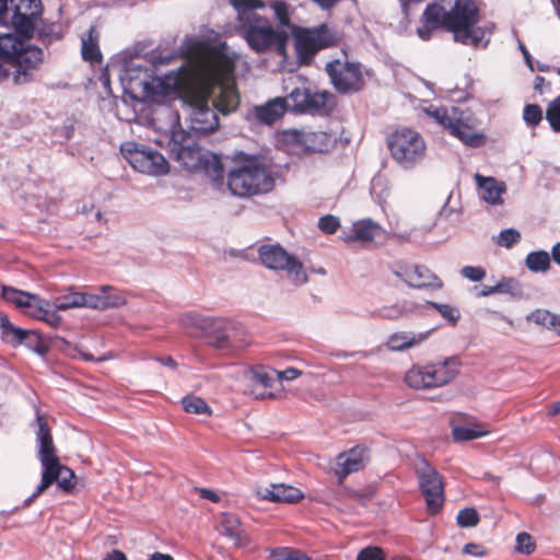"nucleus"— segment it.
I'll return each instance as SVG.
<instances>
[{
	"label": "nucleus",
	"mask_w": 560,
	"mask_h": 560,
	"mask_svg": "<svg viewBox=\"0 0 560 560\" xmlns=\"http://www.w3.org/2000/svg\"><path fill=\"white\" fill-rule=\"evenodd\" d=\"M100 35L94 27H91L86 35L82 37V57L92 63L102 60V54L98 46Z\"/></svg>",
	"instance_id": "2f4dec72"
},
{
	"label": "nucleus",
	"mask_w": 560,
	"mask_h": 560,
	"mask_svg": "<svg viewBox=\"0 0 560 560\" xmlns=\"http://www.w3.org/2000/svg\"><path fill=\"white\" fill-rule=\"evenodd\" d=\"M190 78L189 59L176 70L159 78L153 77L149 69H128L122 78L125 90L133 100L139 102H161L172 95H178V91L185 86Z\"/></svg>",
	"instance_id": "20e7f679"
},
{
	"label": "nucleus",
	"mask_w": 560,
	"mask_h": 560,
	"mask_svg": "<svg viewBox=\"0 0 560 560\" xmlns=\"http://www.w3.org/2000/svg\"><path fill=\"white\" fill-rule=\"evenodd\" d=\"M31 336L36 337L33 331L15 327L13 324L1 335L2 339L7 343L13 346L22 343L26 338Z\"/></svg>",
	"instance_id": "a19ab883"
},
{
	"label": "nucleus",
	"mask_w": 560,
	"mask_h": 560,
	"mask_svg": "<svg viewBox=\"0 0 560 560\" xmlns=\"http://www.w3.org/2000/svg\"><path fill=\"white\" fill-rule=\"evenodd\" d=\"M462 363L457 357H450L442 361L430 363L432 378L435 387L447 385L458 375Z\"/></svg>",
	"instance_id": "393cba45"
},
{
	"label": "nucleus",
	"mask_w": 560,
	"mask_h": 560,
	"mask_svg": "<svg viewBox=\"0 0 560 560\" xmlns=\"http://www.w3.org/2000/svg\"><path fill=\"white\" fill-rule=\"evenodd\" d=\"M19 49V38L12 34H0V81L9 79L8 65Z\"/></svg>",
	"instance_id": "c756f323"
},
{
	"label": "nucleus",
	"mask_w": 560,
	"mask_h": 560,
	"mask_svg": "<svg viewBox=\"0 0 560 560\" xmlns=\"http://www.w3.org/2000/svg\"><path fill=\"white\" fill-rule=\"evenodd\" d=\"M325 70L335 90L341 94H353L364 88V75L359 62L335 59L326 65Z\"/></svg>",
	"instance_id": "f8f14e48"
},
{
	"label": "nucleus",
	"mask_w": 560,
	"mask_h": 560,
	"mask_svg": "<svg viewBox=\"0 0 560 560\" xmlns=\"http://www.w3.org/2000/svg\"><path fill=\"white\" fill-rule=\"evenodd\" d=\"M393 159L405 168L419 163L425 155V143L419 132L409 128L396 130L388 138Z\"/></svg>",
	"instance_id": "9d476101"
},
{
	"label": "nucleus",
	"mask_w": 560,
	"mask_h": 560,
	"mask_svg": "<svg viewBox=\"0 0 560 560\" xmlns=\"http://www.w3.org/2000/svg\"><path fill=\"white\" fill-rule=\"evenodd\" d=\"M506 290L504 281L498 282L495 285H485L478 293L480 296H488L494 293H502Z\"/></svg>",
	"instance_id": "bf43d9fd"
},
{
	"label": "nucleus",
	"mask_w": 560,
	"mask_h": 560,
	"mask_svg": "<svg viewBox=\"0 0 560 560\" xmlns=\"http://www.w3.org/2000/svg\"><path fill=\"white\" fill-rule=\"evenodd\" d=\"M429 336L430 331H396L388 336L385 347L387 350L393 352H402L421 345L429 338Z\"/></svg>",
	"instance_id": "b1692460"
},
{
	"label": "nucleus",
	"mask_w": 560,
	"mask_h": 560,
	"mask_svg": "<svg viewBox=\"0 0 560 560\" xmlns=\"http://www.w3.org/2000/svg\"><path fill=\"white\" fill-rule=\"evenodd\" d=\"M341 238L346 243L359 242L364 246L375 245L386 238L385 230L371 219H362L352 224L350 233L343 232Z\"/></svg>",
	"instance_id": "aec40b11"
},
{
	"label": "nucleus",
	"mask_w": 560,
	"mask_h": 560,
	"mask_svg": "<svg viewBox=\"0 0 560 560\" xmlns=\"http://www.w3.org/2000/svg\"><path fill=\"white\" fill-rule=\"evenodd\" d=\"M424 113L466 145L477 148L486 141L485 135L477 131V118L470 113L454 106H429L424 108Z\"/></svg>",
	"instance_id": "6e6552de"
},
{
	"label": "nucleus",
	"mask_w": 560,
	"mask_h": 560,
	"mask_svg": "<svg viewBox=\"0 0 560 560\" xmlns=\"http://www.w3.org/2000/svg\"><path fill=\"white\" fill-rule=\"evenodd\" d=\"M546 118L555 131H560V96L552 101L546 113Z\"/></svg>",
	"instance_id": "de8ad7c7"
},
{
	"label": "nucleus",
	"mask_w": 560,
	"mask_h": 560,
	"mask_svg": "<svg viewBox=\"0 0 560 560\" xmlns=\"http://www.w3.org/2000/svg\"><path fill=\"white\" fill-rule=\"evenodd\" d=\"M198 493L202 499H207L211 502H218L220 500L219 495L210 489H206V488L198 489Z\"/></svg>",
	"instance_id": "680f3d73"
},
{
	"label": "nucleus",
	"mask_w": 560,
	"mask_h": 560,
	"mask_svg": "<svg viewBox=\"0 0 560 560\" xmlns=\"http://www.w3.org/2000/svg\"><path fill=\"white\" fill-rule=\"evenodd\" d=\"M340 226V221L335 215H324L318 221V228L326 234H334Z\"/></svg>",
	"instance_id": "603ef678"
},
{
	"label": "nucleus",
	"mask_w": 560,
	"mask_h": 560,
	"mask_svg": "<svg viewBox=\"0 0 560 560\" xmlns=\"http://www.w3.org/2000/svg\"><path fill=\"white\" fill-rule=\"evenodd\" d=\"M233 162L226 178L228 187L234 196L250 197L273 189L275 178L258 156L240 152L233 156Z\"/></svg>",
	"instance_id": "423d86ee"
},
{
	"label": "nucleus",
	"mask_w": 560,
	"mask_h": 560,
	"mask_svg": "<svg viewBox=\"0 0 560 560\" xmlns=\"http://www.w3.org/2000/svg\"><path fill=\"white\" fill-rule=\"evenodd\" d=\"M270 8L273 10L279 27H289L291 22L289 5L283 1H273Z\"/></svg>",
	"instance_id": "37998d69"
},
{
	"label": "nucleus",
	"mask_w": 560,
	"mask_h": 560,
	"mask_svg": "<svg viewBox=\"0 0 560 560\" xmlns=\"http://www.w3.org/2000/svg\"><path fill=\"white\" fill-rule=\"evenodd\" d=\"M36 421L38 425L36 431L37 458L40 462L43 471L40 482L27 502H32L54 482H57L59 488L67 492L75 486L74 472L59 462L57 448L44 416L37 412Z\"/></svg>",
	"instance_id": "39448f33"
},
{
	"label": "nucleus",
	"mask_w": 560,
	"mask_h": 560,
	"mask_svg": "<svg viewBox=\"0 0 560 560\" xmlns=\"http://www.w3.org/2000/svg\"><path fill=\"white\" fill-rule=\"evenodd\" d=\"M219 525L221 535L233 540L236 548H246L252 545V538L244 529L237 515L230 512L220 514Z\"/></svg>",
	"instance_id": "4be33fe9"
},
{
	"label": "nucleus",
	"mask_w": 560,
	"mask_h": 560,
	"mask_svg": "<svg viewBox=\"0 0 560 560\" xmlns=\"http://www.w3.org/2000/svg\"><path fill=\"white\" fill-rule=\"evenodd\" d=\"M551 256L553 261L560 266V242L556 243L551 248Z\"/></svg>",
	"instance_id": "338daca9"
},
{
	"label": "nucleus",
	"mask_w": 560,
	"mask_h": 560,
	"mask_svg": "<svg viewBox=\"0 0 560 560\" xmlns=\"http://www.w3.org/2000/svg\"><path fill=\"white\" fill-rule=\"evenodd\" d=\"M527 320L553 330L560 336V316L547 310H536L527 316Z\"/></svg>",
	"instance_id": "72a5a7b5"
},
{
	"label": "nucleus",
	"mask_w": 560,
	"mask_h": 560,
	"mask_svg": "<svg viewBox=\"0 0 560 560\" xmlns=\"http://www.w3.org/2000/svg\"><path fill=\"white\" fill-rule=\"evenodd\" d=\"M51 306L52 303L42 299V303H38L35 311L31 312V316L46 322L51 327H58L61 323V317L56 312L50 311Z\"/></svg>",
	"instance_id": "c9c22d12"
},
{
	"label": "nucleus",
	"mask_w": 560,
	"mask_h": 560,
	"mask_svg": "<svg viewBox=\"0 0 560 560\" xmlns=\"http://www.w3.org/2000/svg\"><path fill=\"white\" fill-rule=\"evenodd\" d=\"M255 493L261 500L281 503H293L303 498L300 489L284 483L257 486Z\"/></svg>",
	"instance_id": "5701e85b"
},
{
	"label": "nucleus",
	"mask_w": 560,
	"mask_h": 560,
	"mask_svg": "<svg viewBox=\"0 0 560 560\" xmlns=\"http://www.w3.org/2000/svg\"><path fill=\"white\" fill-rule=\"evenodd\" d=\"M272 555L277 560H311L305 552L289 547L278 548Z\"/></svg>",
	"instance_id": "a18cd8bd"
},
{
	"label": "nucleus",
	"mask_w": 560,
	"mask_h": 560,
	"mask_svg": "<svg viewBox=\"0 0 560 560\" xmlns=\"http://www.w3.org/2000/svg\"><path fill=\"white\" fill-rule=\"evenodd\" d=\"M428 304L434 307L443 318L453 325H455L460 317L459 311L450 304H441L435 302H428Z\"/></svg>",
	"instance_id": "c03bdc74"
},
{
	"label": "nucleus",
	"mask_w": 560,
	"mask_h": 560,
	"mask_svg": "<svg viewBox=\"0 0 560 560\" xmlns=\"http://www.w3.org/2000/svg\"><path fill=\"white\" fill-rule=\"evenodd\" d=\"M183 408L186 412L195 415H210L211 409L207 402L200 397L187 396L182 401Z\"/></svg>",
	"instance_id": "ea45409f"
},
{
	"label": "nucleus",
	"mask_w": 560,
	"mask_h": 560,
	"mask_svg": "<svg viewBox=\"0 0 560 560\" xmlns=\"http://www.w3.org/2000/svg\"><path fill=\"white\" fill-rule=\"evenodd\" d=\"M288 110L287 100L283 97H275L266 104L254 108L255 118L265 125H272L279 120Z\"/></svg>",
	"instance_id": "a878e982"
},
{
	"label": "nucleus",
	"mask_w": 560,
	"mask_h": 560,
	"mask_svg": "<svg viewBox=\"0 0 560 560\" xmlns=\"http://www.w3.org/2000/svg\"><path fill=\"white\" fill-rule=\"evenodd\" d=\"M409 311L410 310L407 308L405 305H393L384 307V310L382 311V316L388 319H397L402 317Z\"/></svg>",
	"instance_id": "4d7b16f0"
},
{
	"label": "nucleus",
	"mask_w": 560,
	"mask_h": 560,
	"mask_svg": "<svg viewBox=\"0 0 560 560\" xmlns=\"http://www.w3.org/2000/svg\"><path fill=\"white\" fill-rule=\"evenodd\" d=\"M293 39L298 59L308 65L319 50L338 44L341 35L327 24L311 28L293 26Z\"/></svg>",
	"instance_id": "1a4fd4ad"
},
{
	"label": "nucleus",
	"mask_w": 560,
	"mask_h": 560,
	"mask_svg": "<svg viewBox=\"0 0 560 560\" xmlns=\"http://www.w3.org/2000/svg\"><path fill=\"white\" fill-rule=\"evenodd\" d=\"M81 307L104 311L103 293H86L82 292Z\"/></svg>",
	"instance_id": "09e8293b"
},
{
	"label": "nucleus",
	"mask_w": 560,
	"mask_h": 560,
	"mask_svg": "<svg viewBox=\"0 0 560 560\" xmlns=\"http://www.w3.org/2000/svg\"><path fill=\"white\" fill-rule=\"evenodd\" d=\"M277 376V382L279 386L280 395L283 392L282 382L283 381H293L301 376L302 372L295 368H289L283 371L276 370L273 373Z\"/></svg>",
	"instance_id": "864d4df0"
},
{
	"label": "nucleus",
	"mask_w": 560,
	"mask_h": 560,
	"mask_svg": "<svg viewBox=\"0 0 560 560\" xmlns=\"http://www.w3.org/2000/svg\"><path fill=\"white\" fill-rule=\"evenodd\" d=\"M370 458V450L364 445H355L338 454L332 466L338 482L342 483L349 475L362 470Z\"/></svg>",
	"instance_id": "f3484780"
},
{
	"label": "nucleus",
	"mask_w": 560,
	"mask_h": 560,
	"mask_svg": "<svg viewBox=\"0 0 560 560\" xmlns=\"http://www.w3.org/2000/svg\"><path fill=\"white\" fill-rule=\"evenodd\" d=\"M521 238V234L514 229L503 230L498 237V244L500 246L510 248L516 244Z\"/></svg>",
	"instance_id": "3c124183"
},
{
	"label": "nucleus",
	"mask_w": 560,
	"mask_h": 560,
	"mask_svg": "<svg viewBox=\"0 0 560 560\" xmlns=\"http://www.w3.org/2000/svg\"><path fill=\"white\" fill-rule=\"evenodd\" d=\"M480 20V9L474 0H435L424 9L417 34L428 40L434 30L443 28L453 33L455 42L478 47L486 33L494 31L492 22L476 26Z\"/></svg>",
	"instance_id": "f03ea898"
},
{
	"label": "nucleus",
	"mask_w": 560,
	"mask_h": 560,
	"mask_svg": "<svg viewBox=\"0 0 560 560\" xmlns=\"http://www.w3.org/2000/svg\"><path fill=\"white\" fill-rule=\"evenodd\" d=\"M258 256L261 264L271 270L285 271L288 278L295 285H302L308 278L303 264L293 255H290L278 244H265L258 248Z\"/></svg>",
	"instance_id": "9b49d317"
},
{
	"label": "nucleus",
	"mask_w": 560,
	"mask_h": 560,
	"mask_svg": "<svg viewBox=\"0 0 560 560\" xmlns=\"http://www.w3.org/2000/svg\"><path fill=\"white\" fill-rule=\"evenodd\" d=\"M215 331L209 336V343L220 350L238 349L248 343L245 330L231 320H218Z\"/></svg>",
	"instance_id": "a211bd4d"
},
{
	"label": "nucleus",
	"mask_w": 560,
	"mask_h": 560,
	"mask_svg": "<svg viewBox=\"0 0 560 560\" xmlns=\"http://www.w3.org/2000/svg\"><path fill=\"white\" fill-rule=\"evenodd\" d=\"M104 560H127L124 552L119 550H113L109 552Z\"/></svg>",
	"instance_id": "e2e57ef3"
},
{
	"label": "nucleus",
	"mask_w": 560,
	"mask_h": 560,
	"mask_svg": "<svg viewBox=\"0 0 560 560\" xmlns=\"http://www.w3.org/2000/svg\"><path fill=\"white\" fill-rule=\"evenodd\" d=\"M38 20L31 19L27 15H19L18 11L14 9L10 18V24L12 25L14 31L25 38L33 37L35 27L38 24Z\"/></svg>",
	"instance_id": "f704fd0d"
},
{
	"label": "nucleus",
	"mask_w": 560,
	"mask_h": 560,
	"mask_svg": "<svg viewBox=\"0 0 560 560\" xmlns=\"http://www.w3.org/2000/svg\"><path fill=\"white\" fill-rule=\"evenodd\" d=\"M12 325V323L10 322L9 317L3 314V313H0V329H1V335L4 332V330H7L10 326Z\"/></svg>",
	"instance_id": "0e129e2a"
},
{
	"label": "nucleus",
	"mask_w": 560,
	"mask_h": 560,
	"mask_svg": "<svg viewBox=\"0 0 560 560\" xmlns=\"http://www.w3.org/2000/svg\"><path fill=\"white\" fill-rule=\"evenodd\" d=\"M150 560H173V558L170 555L155 552L151 556Z\"/></svg>",
	"instance_id": "774afa93"
},
{
	"label": "nucleus",
	"mask_w": 560,
	"mask_h": 560,
	"mask_svg": "<svg viewBox=\"0 0 560 560\" xmlns=\"http://www.w3.org/2000/svg\"><path fill=\"white\" fill-rule=\"evenodd\" d=\"M276 370H254L250 374V378L255 384L261 385L266 393L261 394V396H266L268 398H277L280 397L279 386L277 382V376L273 374Z\"/></svg>",
	"instance_id": "7c9ffc66"
},
{
	"label": "nucleus",
	"mask_w": 560,
	"mask_h": 560,
	"mask_svg": "<svg viewBox=\"0 0 560 560\" xmlns=\"http://www.w3.org/2000/svg\"><path fill=\"white\" fill-rule=\"evenodd\" d=\"M128 147L132 149H127V159L136 171L153 176L167 174L168 163L161 153L136 143H128Z\"/></svg>",
	"instance_id": "dca6fc26"
},
{
	"label": "nucleus",
	"mask_w": 560,
	"mask_h": 560,
	"mask_svg": "<svg viewBox=\"0 0 560 560\" xmlns=\"http://www.w3.org/2000/svg\"><path fill=\"white\" fill-rule=\"evenodd\" d=\"M14 10L19 15H27L31 19L40 21L43 14V4L40 0H18Z\"/></svg>",
	"instance_id": "58836bf2"
},
{
	"label": "nucleus",
	"mask_w": 560,
	"mask_h": 560,
	"mask_svg": "<svg viewBox=\"0 0 560 560\" xmlns=\"http://www.w3.org/2000/svg\"><path fill=\"white\" fill-rule=\"evenodd\" d=\"M190 78L183 89L184 103L188 106L190 129L207 135L219 127V118L209 106L212 100L214 108L223 115L237 109L240 94L236 90L234 69L240 56L228 47L211 48L203 42L191 39L187 43Z\"/></svg>",
	"instance_id": "f257e3e1"
},
{
	"label": "nucleus",
	"mask_w": 560,
	"mask_h": 560,
	"mask_svg": "<svg viewBox=\"0 0 560 560\" xmlns=\"http://www.w3.org/2000/svg\"><path fill=\"white\" fill-rule=\"evenodd\" d=\"M234 9L235 33L245 40L250 50L256 54L275 51L283 59L287 58L289 35L276 27L269 18L257 10L266 8L264 0H229Z\"/></svg>",
	"instance_id": "7ed1b4c3"
},
{
	"label": "nucleus",
	"mask_w": 560,
	"mask_h": 560,
	"mask_svg": "<svg viewBox=\"0 0 560 560\" xmlns=\"http://www.w3.org/2000/svg\"><path fill=\"white\" fill-rule=\"evenodd\" d=\"M82 292L69 290L67 293L56 296L52 301V306L57 311H67L70 308L81 307Z\"/></svg>",
	"instance_id": "e433bc0d"
},
{
	"label": "nucleus",
	"mask_w": 560,
	"mask_h": 560,
	"mask_svg": "<svg viewBox=\"0 0 560 560\" xmlns=\"http://www.w3.org/2000/svg\"><path fill=\"white\" fill-rule=\"evenodd\" d=\"M2 298L14 304L16 307L23 310L30 316L31 312L35 311L37 304L42 303V298L38 295L20 291L12 287L2 288Z\"/></svg>",
	"instance_id": "cd10ccee"
},
{
	"label": "nucleus",
	"mask_w": 560,
	"mask_h": 560,
	"mask_svg": "<svg viewBox=\"0 0 560 560\" xmlns=\"http://www.w3.org/2000/svg\"><path fill=\"white\" fill-rule=\"evenodd\" d=\"M523 118L529 126H537L542 119V110L540 106L536 104H528L525 106L523 112Z\"/></svg>",
	"instance_id": "8fccbe9b"
},
{
	"label": "nucleus",
	"mask_w": 560,
	"mask_h": 560,
	"mask_svg": "<svg viewBox=\"0 0 560 560\" xmlns=\"http://www.w3.org/2000/svg\"><path fill=\"white\" fill-rule=\"evenodd\" d=\"M462 275L471 281H481L486 277V271L481 267L466 266L462 269Z\"/></svg>",
	"instance_id": "13d9d810"
},
{
	"label": "nucleus",
	"mask_w": 560,
	"mask_h": 560,
	"mask_svg": "<svg viewBox=\"0 0 560 560\" xmlns=\"http://www.w3.org/2000/svg\"><path fill=\"white\" fill-rule=\"evenodd\" d=\"M330 97L331 94L328 91L312 92L303 85L293 89L284 98L287 100L288 109L305 113L326 107Z\"/></svg>",
	"instance_id": "6ab92c4d"
},
{
	"label": "nucleus",
	"mask_w": 560,
	"mask_h": 560,
	"mask_svg": "<svg viewBox=\"0 0 560 560\" xmlns=\"http://www.w3.org/2000/svg\"><path fill=\"white\" fill-rule=\"evenodd\" d=\"M158 115L168 120V127L160 138L154 139L159 145L167 142L171 156L188 171L201 170L205 166V154L194 142L191 136L183 130H177L178 116L170 108H162Z\"/></svg>",
	"instance_id": "0eeeda50"
},
{
	"label": "nucleus",
	"mask_w": 560,
	"mask_h": 560,
	"mask_svg": "<svg viewBox=\"0 0 560 560\" xmlns=\"http://www.w3.org/2000/svg\"><path fill=\"white\" fill-rule=\"evenodd\" d=\"M357 560H385V558L381 548L366 547L358 553Z\"/></svg>",
	"instance_id": "6e6d98bb"
},
{
	"label": "nucleus",
	"mask_w": 560,
	"mask_h": 560,
	"mask_svg": "<svg viewBox=\"0 0 560 560\" xmlns=\"http://www.w3.org/2000/svg\"><path fill=\"white\" fill-rule=\"evenodd\" d=\"M283 142L290 152L302 154L326 152L335 139L325 131L288 130L283 132Z\"/></svg>",
	"instance_id": "ddd939ff"
},
{
	"label": "nucleus",
	"mask_w": 560,
	"mask_h": 560,
	"mask_svg": "<svg viewBox=\"0 0 560 560\" xmlns=\"http://www.w3.org/2000/svg\"><path fill=\"white\" fill-rule=\"evenodd\" d=\"M404 381L413 389L435 388L430 364L411 366L406 372Z\"/></svg>",
	"instance_id": "c85d7f7f"
},
{
	"label": "nucleus",
	"mask_w": 560,
	"mask_h": 560,
	"mask_svg": "<svg viewBox=\"0 0 560 560\" xmlns=\"http://www.w3.org/2000/svg\"><path fill=\"white\" fill-rule=\"evenodd\" d=\"M316 2L322 9H330L336 5L339 0H313Z\"/></svg>",
	"instance_id": "69168bd1"
},
{
	"label": "nucleus",
	"mask_w": 560,
	"mask_h": 560,
	"mask_svg": "<svg viewBox=\"0 0 560 560\" xmlns=\"http://www.w3.org/2000/svg\"><path fill=\"white\" fill-rule=\"evenodd\" d=\"M463 552L475 557H481L485 555L483 547L474 542L466 544L464 546Z\"/></svg>",
	"instance_id": "052dcab7"
},
{
	"label": "nucleus",
	"mask_w": 560,
	"mask_h": 560,
	"mask_svg": "<svg viewBox=\"0 0 560 560\" xmlns=\"http://www.w3.org/2000/svg\"><path fill=\"white\" fill-rule=\"evenodd\" d=\"M516 550L522 553H530L535 549V544L527 533H520L516 537Z\"/></svg>",
	"instance_id": "5fc2aeb1"
},
{
	"label": "nucleus",
	"mask_w": 560,
	"mask_h": 560,
	"mask_svg": "<svg viewBox=\"0 0 560 560\" xmlns=\"http://www.w3.org/2000/svg\"><path fill=\"white\" fill-rule=\"evenodd\" d=\"M100 290L103 293L104 310L115 308L126 304L125 296L118 293H112L114 289L110 285H103Z\"/></svg>",
	"instance_id": "79ce46f5"
},
{
	"label": "nucleus",
	"mask_w": 560,
	"mask_h": 560,
	"mask_svg": "<svg viewBox=\"0 0 560 560\" xmlns=\"http://www.w3.org/2000/svg\"><path fill=\"white\" fill-rule=\"evenodd\" d=\"M43 60V51L39 48L25 46L19 39V49L11 58L9 68V78L12 77L14 84H24L32 80L33 71Z\"/></svg>",
	"instance_id": "2eb2a0df"
},
{
	"label": "nucleus",
	"mask_w": 560,
	"mask_h": 560,
	"mask_svg": "<svg viewBox=\"0 0 560 560\" xmlns=\"http://www.w3.org/2000/svg\"><path fill=\"white\" fill-rule=\"evenodd\" d=\"M490 433L479 423L457 424L452 428V435L456 442H465L486 436Z\"/></svg>",
	"instance_id": "473e14b6"
},
{
	"label": "nucleus",
	"mask_w": 560,
	"mask_h": 560,
	"mask_svg": "<svg viewBox=\"0 0 560 560\" xmlns=\"http://www.w3.org/2000/svg\"><path fill=\"white\" fill-rule=\"evenodd\" d=\"M526 267L533 272H545L550 268V256L545 250L532 252L526 257Z\"/></svg>",
	"instance_id": "4c0bfd02"
},
{
	"label": "nucleus",
	"mask_w": 560,
	"mask_h": 560,
	"mask_svg": "<svg viewBox=\"0 0 560 560\" xmlns=\"http://www.w3.org/2000/svg\"><path fill=\"white\" fill-rule=\"evenodd\" d=\"M475 180L481 189L482 199L490 205H502V195L506 191L505 184L494 177H486L480 174L475 175Z\"/></svg>",
	"instance_id": "bb28decb"
},
{
	"label": "nucleus",
	"mask_w": 560,
	"mask_h": 560,
	"mask_svg": "<svg viewBox=\"0 0 560 560\" xmlns=\"http://www.w3.org/2000/svg\"><path fill=\"white\" fill-rule=\"evenodd\" d=\"M396 275L413 288L441 289L443 287L442 280L430 269L421 265L401 267L396 271Z\"/></svg>",
	"instance_id": "412c9836"
},
{
	"label": "nucleus",
	"mask_w": 560,
	"mask_h": 560,
	"mask_svg": "<svg viewBox=\"0 0 560 560\" xmlns=\"http://www.w3.org/2000/svg\"><path fill=\"white\" fill-rule=\"evenodd\" d=\"M479 522V515L472 508H466L458 512L457 523L460 527H472Z\"/></svg>",
	"instance_id": "49530a36"
},
{
	"label": "nucleus",
	"mask_w": 560,
	"mask_h": 560,
	"mask_svg": "<svg viewBox=\"0 0 560 560\" xmlns=\"http://www.w3.org/2000/svg\"><path fill=\"white\" fill-rule=\"evenodd\" d=\"M416 472L428 512L430 514L439 513L445 501L442 476L425 460L417 467Z\"/></svg>",
	"instance_id": "4468645a"
}]
</instances>
